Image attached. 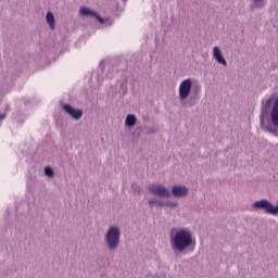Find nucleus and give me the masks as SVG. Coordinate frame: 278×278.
<instances>
[{
	"label": "nucleus",
	"instance_id": "1a4fd4ad",
	"mask_svg": "<svg viewBox=\"0 0 278 278\" xmlns=\"http://www.w3.org/2000/svg\"><path fill=\"white\" fill-rule=\"evenodd\" d=\"M46 21L50 29L53 31V29H55V15H53L52 12H48L46 14Z\"/></svg>",
	"mask_w": 278,
	"mask_h": 278
},
{
	"label": "nucleus",
	"instance_id": "f3484780",
	"mask_svg": "<svg viewBox=\"0 0 278 278\" xmlns=\"http://www.w3.org/2000/svg\"><path fill=\"white\" fill-rule=\"evenodd\" d=\"M5 119V114H0V121Z\"/></svg>",
	"mask_w": 278,
	"mask_h": 278
},
{
	"label": "nucleus",
	"instance_id": "ddd939ff",
	"mask_svg": "<svg viewBox=\"0 0 278 278\" xmlns=\"http://www.w3.org/2000/svg\"><path fill=\"white\" fill-rule=\"evenodd\" d=\"M164 207H172V208L179 207V202L166 201L164 202Z\"/></svg>",
	"mask_w": 278,
	"mask_h": 278
},
{
	"label": "nucleus",
	"instance_id": "dca6fc26",
	"mask_svg": "<svg viewBox=\"0 0 278 278\" xmlns=\"http://www.w3.org/2000/svg\"><path fill=\"white\" fill-rule=\"evenodd\" d=\"M116 75V70H112L111 74H108L109 79H112Z\"/></svg>",
	"mask_w": 278,
	"mask_h": 278
},
{
	"label": "nucleus",
	"instance_id": "f8f14e48",
	"mask_svg": "<svg viewBox=\"0 0 278 278\" xmlns=\"http://www.w3.org/2000/svg\"><path fill=\"white\" fill-rule=\"evenodd\" d=\"M148 204L150 207H164V202L157 199H150Z\"/></svg>",
	"mask_w": 278,
	"mask_h": 278
},
{
	"label": "nucleus",
	"instance_id": "9b49d317",
	"mask_svg": "<svg viewBox=\"0 0 278 278\" xmlns=\"http://www.w3.org/2000/svg\"><path fill=\"white\" fill-rule=\"evenodd\" d=\"M136 121H137L136 115L128 114L125 119L126 127H134L136 125Z\"/></svg>",
	"mask_w": 278,
	"mask_h": 278
},
{
	"label": "nucleus",
	"instance_id": "f257e3e1",
	"mask_svg": "<svg viewBox=\"0 0 278 278\" xmlns=\"http://www.w3.org/2000/svg\"><path fill=\"white\" fill-rule=\"evenodd\" d=\"M260 125L261 129L278 138V98L274 102L273 96L262 101Z\"/></svg>",
	"mask_w": 278,
	"mask_h": 278
},
{
	"label": "nucleus",
	"instance_id": "a211bd4d",
	"mask_svg": "<svg viewBox=\"0 0 278 278\" xmlns=\"http://www.w3.org/2000/svg\"><path fill=\"white\" fill-rule=\"evenodd\" d=\"M123 1H127V0H123Z\"/></svg>",
	"mask_w": 278,
	"mask_h": 278
},
{
	"label": "nucleus",
	"instance_id": "7ed1b4c3",
	"mask_svg": "<svg viewBox=\"0 0 278 278\" xmlns=\"http://www.w3.org/2000/svg\"><path fill=\"white\" fill-rule=\"evenodd\" d=\"M149 192L154 197H159L160 199H170L173 195L174 199H186L190 193V189L184 185H176L170 189L166 188V186L162 184H153L148 187Z\"/></svg>",
	"mask_w": 278,
	"mask_h": 278
},
{
	"label": "nucleus",
	"instance_id": "20e7f679",
	"mask_svg": "<svg viewBox=\"0 0 278 278\" xmlns=\"http://www.w3.org/2000/svg\"><path fill=\"white\" fill-rule=\"evenodd\" d=\"M104 242L109 251H116L121 247V226H110L104 233Z\"/></svg>",
	"mask_w": 278,
	"mask_h": 278
},
{
	"label": "nucleus",
	"instance_id": "f03ea898",
	"mask_svg": "<svg viewBox=\"0 0 278 278\" xmlns=\"http://www.w3.org/2000/svg\"><path fill=\"white\" fill-rule=\"evenodd\" d=\"M169 244L175 253H187V251H194L197 239H194L192 231L188 228H172Z\"/></svg>",
	"mask_w": 278,
	"mask_h": 278
},
{
	"label": "nucleus",
	"instance_id": "0eeeda50",
	"mask_svg": "<svg viewBox=\"0 0 278 278\" xmlns=\"http://www.w3.org/2000/svg\"><path fill=\"white\" fill-rule=\"evenodd\" d=\"M80 14H81V16H94V18H97V21H99L100 25H105V23L109 22V20L102 18L101 15H99L97 12H94L86 7L80 8Z\"/></svg>",
	"mask_w": 278,
	"mask_h": 278
},
{
	"label": "nucleus",
	"instance_id": "6e6552de",
	"mask_svg": "<svg viewBox=\"0 0 278 278\" xmlns=\"http://www.w3.org/2000/svg\"><path fill=\"white\" fill-rule=\"evenodd\" d=\"M213 58L218 64H222V66H227V60H225V56H223V52L220 51V48L218 47L213 48Z\"/></svg>",
	"mask_w": 278,
	"mask_h": 278
},
{
	"label": "nucleus",
	"instance_id": "39448f33",
	"mask_svg": "<svg viewBox=\"0 0 278 278\" xmlns=\"http://www.w3.org/2000/svg\"><path fill=\"white\" fill-rule=\"evenodd\" d=\"M190 92L193 94H201V84L195 83L192 88V78L184 79L178 88V94L180 101H186L190 97Z\"/></svg>",
	"mask_w": 278,
	"mask_h": 278
},
{
	"label": "nucleus",
	"instance_id": "423d86ee",
	"mask_svg": "<svg viewBox=\"0 0 278 278\" xmlns=\"http://www.w3.org/2000/svg\"><path fill=\"white\" fill-rule=\"evenodd\" d=\"M63 110L71 116L74 121H79L84 116V111L80 109H75L71 104H64Z\"/></svg>",
	"mask_w": 278,
	"mask_h": 278
},
{
	"label": "nucleus",
	"instance_id": "9d476101",
	"mask_svg": "<svg viewBox=\"0 0 278 278\" xmlns=\"http://www.w3.org/2000/svg\"><path fill=\"white\" fill-rule=\"evenodd\" d=\"M252 10H262L266 5V0H251Z\"/></svg>",
	"mask_w": 278,
	"mask_h": 278
},
{
	"label": "nucleus",
	"instance_id": "4468645a",
	"mask_svg": "<svg viewBox=\"0 0 278 278\" xmlns=\"http://www.w3.org/2000/svg\"><path fill=\"white\" fill-rule=\"evenodd\" d=\"M45 175H46L47 177H53V176L55 175V173L53 172V168H51V167H46V168H45Z\"/></svg>",
	"mask_w": 278,
	"mask_h": 278
},
{
	"label": "nucleus",
	"instance_id": "2eb2a0df",
	"mask_svg": "<svg viewBox=\"0 0 278 278\" xmlns=\"http://www.w3.org/2000/svg\"><path fill=\"white\" fill-rule=\"evenodd\" d=\"M131 189L135 192V194H140V192H142V189L138 185H132Z\"/></svg>",
	"mask_w": 278,
	"mask_h": 278
}]
</instances>
